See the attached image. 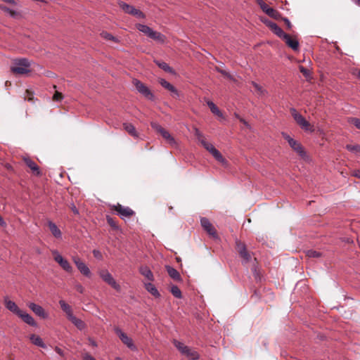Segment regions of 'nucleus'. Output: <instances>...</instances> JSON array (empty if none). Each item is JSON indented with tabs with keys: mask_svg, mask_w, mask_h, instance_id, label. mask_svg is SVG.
<instances>
[{
	"mask_svg": "<svg viewBox=\"0 0 360 360\" xmlns=\"http://www.w3.org/2000/svg\"><path fill=\"white\" fill-rule=\"evenodd\" d=\"M200 143L207 150H208L213 155V157L217 161L222 163L226 162V160L223 158L221 153L217 149H216L212 143L207 142L205 139L202 140Z\"/></svg>",
	"mask_w": 360,
	"mask_h": 360,
	"instance_id": "20e7f679",
	"label": "nucleus"
},
{
	"mask_svg": "<svg viewBox=\"0 0 360 360\" xmlns=\"http://www.w3.org/2000/svg\"><path fill=\"white\" fill-rule=\"evenodd\" d=\"M290 146L301 157H304L306 155V153L302 146V145L298 143L297 141L292 139L289 140Z\"/></svg>",
	"mask_w": 360,
	"mask_h": 360,
	"instance_id": "f3484780",
	"label": "nucleus"
},
{
	"mask_svg": "<svg viewBox=\"0 0 360 360\" xmlns=\"http://www.w3.org/2000/svg\"><path fill=\"white\" fill-rule=\"evenodd\" d=\"M30 61L27 58L16 60L15 66L11 68V71L19 75H24L30 72Z\"/></svg>",
	"mask_w": 360,
	"mask_h": 360,
	"instance_id": "f257e3e1",
	"label": "nucleus"
},
{
	"mask_svg": "<svg viewBox=\"0 0 360 360\" xmlns=\"http://www.w3.org/2000/svg\"><path fill=\"white\" fill-rule=\"evenodd\" d=\"M174 345L178 349V350L188 358L192 360H196L199 358L198 354L193 350H191L188 347L184 345L182 342L174 340Z\"/></svg>",
	"mask_w": 360,
	"mask_h": 360,
	"instance_id": "f03ea898",
	"label": "nucleus"
},
{
	"mask_svg": "<svg viewBox=\"0 0 360 360\" xmlns=\"http://www.w3.org/2000/svg\"><path fill=\"white\" fill-rule=\"evenodd\" d=\"M52 254L54 257V260L61 266V268L68 273L72 271V267L67 259L63 258L62 255L57 251H52Z\"/></svg>",
	"mask_w": 360,
	"mask_h": 360,
	"instance_id": "39448f33",
	"label": "nucleus"
},
{
	"mask_svg": "<svg viewBox=\"0 0 360 360\" xmlns=\"http://www.w3.org/2000/svg\"><path fill=\"white\" fill-rule=\"evenodd\" d=\"M94 253V255L96 257H101V255L100 253V252L98 250H94L93 252Z\"/></svg>",
	"mask_w": 360,
	"mask_h": 360,
	"instance_id": "bf43d9fd",
	"label": "nucleus"
},
{
	"mask_svg": "<svg viewBox=\"0 0 360 360\" xmlns=\"http://www.w3.org/2000/svg\"><path fill=\"white\" fill-rule=\"evenodd\" d=\"M107 221L108 223L110 225V226H112V228L117 229L118 227L116 225V223L115 221H114V219L110 217V216H107Z\"/></svg>",
	"mask_w": 360,
	"mask_h": 360,
	"instance_id": "de8ad7c7",
	"label": "nucleus"
},
{
	"mask_svg": "<svg viewBox=\"0 0 360 360\" xmlns=\"http://www.w3.org/2000/svg\"><path fill=\"white\" fill-rule=\"evenodd\" d=\"M89 342H90V343H91V345L92 346H94V347H96L97 346L96 342L94 340L89 339Z\"/></svg>",
	"mask_w": 360,
	"mask_h": 360,
	"instance_id": "680f3d73",
	"label": "nucleus"
},
{
	"mask_svg": "<svg viewBox=\"0 0 360 360\" xmlns=\"http://www.w3.org/2000/svg\"><path fill=\"white\" fill-rule=\"evenodd\" d=\"M24 161L26 165L32 171V172L37 175L39 176L41 174V172L38 165L30 158H25Z\"/></svg>",
	"mask_w": 360,
	"mask_h": 360,
	"instance_id": "aec40b11",
	"label": "nucleus"
},
{
	"mask_svg": "<svg viewBox=\"0 0 360 360\" xmlns=\"http://www.w3.org/2000/svg\"><path fill=\"white\" fill-rule=\"evenodd\" d=\"M207 104L208 107L210 108L211 112L213 114H214L219 117H222L221 112L219 110L218 107L212 101H208L207 102Z\"/></svg>",
	"mask_w": 360,
	"mask_h": 360,
	"instance_id": "2f4dec72",
	"label": "nucleus"
},
{
	"mask_svg": "<svg viewBox=\"0 0 360 360\" xmlns=\"http://www.w3.org/2000/svg\"><path fill=\"white\" fill-rule=\"evenodd\" d=\"M155 63L162 70H163L166 72H169L171 74H174V70L165 62L161 60H155Z\"/></svg>",
	"mask_w": 360,
	"mask_h": 360,
	"instance_id": "bb28decb",
	"label": "nucleus"
},
{
	"mask_svg": "<svg viewBox=\"0 0 360 360\" xmlns=\"http://www.w3.org/2000/svg\"><path fill=\"white\" fill-rule=\"evenodd\" d=\"M100 276L108 285H111L116 290H120V286L117 283L112 275L108 271H102L100 272Z\"/></svg>",
	"mask_w": 360,
	"mask_h": 360,
	"instance_id": "9d476101",
	"label": "nucleus"
},
{
	"mask_svg": "<svg viewBox=\"0 0 360 360\" xmlns=\"http://www.w3.org/2000/svg\"><path fill=\"white\" fill-rule=\"evenodd\" d=\"M283 21H284V22L285 23V25H286L287 27H288V29H291V27H292V24H291L290 21L289 20V19H288V18H283Z\"/></svg>",
	"mask_w": 360,
	"mask_h": 360,
	"instance_id": "864d4df0",
	"label": "nucleus"
},
{
	"mask_svg": "<svg viewBox=\"0 0 360 360\" xmlns=\"http://www.w3.org/2000/svg\"><path fill=\"white\" fill-rule=\"evenodd\" d=\"M136 28L140 32H141L143 34H145L146 35H147L148 37H150V33L153 31V29H151L150 27H148V25H143V24L136 25Z\"/></svg>",
	"mask_w": 360,
	"mask_h": 360,
	"instance_id": "473e14b6",
	"label": "nucleus"
},
{
	"mask_svg": "<svg viewBox=\"0 0 360 360\" xmlns=\"http://www.w3.org/2000/svg\"><path fill=\"white\" fill-rule=\"evenodd\" d=\"M195 136L200 143L205 139L204 135L197 128L195 129Z\"/></svg>",
	"mask_w": 360,
	"mask_h": 360,
	"instance_id": "37998d69",
	"label": "nucleus"
},
{
	"mask_svg": "<svg viewBox=\"0 0 360 360\" xmlns=\"http://www.w3.org/2000/svg\"><path fill=\"white\" fill-rule=\"evenodd\" d=\"M0 225L1 226H6V222L4 221V220L3 219V218L1 217V215H0Z\"/></svg>",
	"mask_w": 360,
	"mask_h": 360,
	"instance_id": "052dcab7",
	"label": "nucleus"
},
{
	"mask_svg": "<svg viewBox=\"0 0 360 360\" xmlns=\"http://www.w3.org/2000/svg\"><path fill=\"white\" fill-rule=\"evenodd\" d=\"M72 260L75 264L78 270L84 276L89 278L91 276V271L89 268L86 265L84 262H83L81 259L78 257H73Z\"/></svg>",
	"mask_w": 360,
	"mask_h": 360,
	"instance_id": "6e6552de",
	"label": "nucleus"
},
{
	"mask_svg": "<svg viewBox=\"0 0 360 360\" xmlns=\"http://www.w3.org/2000/svg\"><path fill=\"white\" fill-rule=\"evenodd\" d=\"M133 15L136 16L138 18H145L146 17L145 14L139 9L135 10V12Z\"/></svg>",
	"mask_w": 360,
	"mask_h": 360,
	"instance_id": "09e8293b",
	"label": "nucleus"
},
{
	"mask_svg": "<svg viewBox=\"0 0 360 360\" xmlns=\"http://www.w3.org/2000/svg\"><path fill=\"white\" fill-rule=\"evenodd\" d=\"M159 83L160 84V85L164 87L165 89H169L171 86H172V84H170L169 82H168L166 79H160L159 80Z\"/></svg>",
	"mask_w": 360,
	"mask_h": 360,
	"instance_id": "a19ab883",
	"label": "nucleus"
},
{
	"mask_svg": "<svg viewBox=\"0 0 360 360\" xmlns=\"http://www.w3.org/2000/svg\"><path fill=\"white\" fill-rule=\"evenodd\" d=\"M30 339L34 345L42 348L46 347V345L44 344L43 340L39 335H36L34 334L31 335Z\"/></svg>",
	"mask_w": 360,
	"mask_h": 360,
	"instance_id": "c756f323",
	"label": "nucleus"
},
{
	"mask_svg": "<svg viewBox=\"0 0 360 360\" xmlns=\"http://www.w3.org/2000/svg\"><path fill=\"white\" fill-rule=\"evenodd\" d=\"M112 209L122 219H124L126 217H129L135 214L130 207L122 206L119 203L113 205Z\"/></svg>",
	"mask_w": 360,
	"mask_h": 360,
	"instance_id": "423d86ee",
	"label": "nucleus"
},
{
	"mask_svg": "<svg viewBox=\"0 0 360 360\" xmlns=\"http://www.w3.org/2000/svg\"><path fill=\"white\" fill-rule=\"evenodd\" d=\"M258 4L259 5L262 10L266 13V9H269L270 7L263 1V0H257Z\"/></svg>",
	"mask_w": 360,
	"mask_h": 360,
	"instance_id": "a18cd8bd",
	"label": "nucleus"
},
{
	"mask_svg": "<svg viewBox=\"0 0 360 360\" xmlns=\"http://www.w3.org/2000/svg\"><path fill=\"white\" fill-rule=\"evenodd\" d=\"M29 308L38 316L46 319L49 314L44 311L42 307L35 303L31 302L28 304Z\"/></svg>",
	"mask_w": 360,
	"mask_h": 360,
	"instance_id": "ddd939ff",
	"label": "nucleus"
},
{
	"mask_svg": "<svg viewBox=\"0 0 360 360\" xmlns=\"http://www.w3.org/2000/svg\"><path fill=\"white\" fill-rule=\"evenodd\" d=\"M236 244L240 256L243 259V262L247 263L251 259V256L248 252L245 245L239 240L236 241Z\"/></svg>",
	"mask_w": 360,
	"mask_h": 360,
	"instance_id": "f8f14e48",
	"label": "nucleus"
},
{
	"mask_svg": "<svg viewBox=\"0 0 360 360\" xmlns=\"http://www.w3.org/2000/svg\"><path fill=\"white\" fill-rule=\"evenodd\" d=\"M119 6L125 13L131 15H134L135 10L136 9L133 6H131L124 1H120Z\"/></svg>",
	"mask_w": 360,
	"mask_h": 360,
	"instance_id": "cd10ccee",
	"label": "nucleus"
},
{
	"mask_svg": "<svg viewBox=\"0 0 360 360\" xmlns=\"http://www.w3.org/2000/svg\"><path fill=\"white\" fill-rule=\"evenodd\" d=\"M356 3L359 6H360V0H356Z\"/></svg>",
	"mask_w": 360,
	"mask_h": 360,
	"instance_id": "338daca9",
	"label": "nucleus"
},
{
	"mask_svg": "<svg viewBox=\"0 0 360 360\" xmlns=\"http://www.w3.org/2000/svg\"><path fill=\"white\" fill-rule=\"evenodd\" d=\"M241 122H243L244 124H245L246 126H248V123L243 120V119H240V120Z\"/></svg>",
	"mask_w": 360,
	"mask_h": 360,
	"instance_id": "0e129e2a",
	"label": "nucleus"
},
{
	"mask_svg": "<svg viewBox=\"0 0 360 360\" xmlns=\"http://www.w3.org/2000/svg\"><path fill=\"white\" fill-rule=\"evenodd\" d=\"M59 304L63 311L66 314L67 318L70 317V315H72L73 314L71 307L68 304H67L64 300H60Z\"/></svg>",
	"mask_w": 360,
	"mask_h": 360,
	"instance_id": "7c9ffc66",
	"label": "nucleus"
},
{
	"mask_svg": "<svg viewBox=\"0 0 360 360\" xmlns=\"http://www.w3.org/2000/svg\"><path fill=\"white\" fill-rule=\"evenodd\" d=\"M346 149L352 153L360 152V146L359 145H347Z\"/></svg>",
	"mask_w": 360,
	"mask_h": 360,
	"instance_id": "58836bf2",
	"label": "nucleus"
},
{
	"mask_svg": "<svg viewBox=\"0 0 360 360\" xmlns=\"http://www.w3.org/2000/svg\"><path fill=\"white\" fill-rule=\"evenodd\" d=\"M152 127L155 129L162 136L166 139L171 145H174L176 141L171 136L169 131L165 130L162 127L157 123H152Z\"/></svg>",
	"mask_w": 360,
	"mask_h": 360,
	"instance_id": "1a4fd4ad",
	"label": "nucleus"
},
{
	"mask_svg": "<svg viewBox=\"0 0 360 360\" xmlns=\"http://www.w3.org/2000/svg\"><path fill=\"white\" fill-rule=\"evenodd\" d=\"M349 122L354 124L358 129L360 130V119L357 117H351Z\"/></svg>",
	"mask_w": 360,
	"mask_h": 360,
	"instance_id": "79ce46f5",
	"label": "nucleus"
},
{
	"mask_svg": "<svg viewBox=\"0 0 360 360\" xmlns=\"http://www.w3.org/2000/svg\"><path fill=\"white\" fill-rule=\"evenodd\" d=\"M290 112L292 114V117L296 121L297 124H299L301 128L307 131L309 129L310 124L308 121L305 120V118L299 113L295 108H291Z\"/></svg>",
	"mask_w": 360,
	"mask_h": 360,
	"instance_id": "0eeeda50",
	"label": "nucleus"
},
{
	"mask_svg": "<svg viewBox=\"0 0 360 360\" xmlns=\"http://www.w3.org/2000/svg\"><path fill=\"white\" fill-rule=\"evenodd\" d=\"M307 255L311 258H316L321 257V253L316 250H309L307 252Z\"/></svg>",
	"mask_w": 360,
	"mask_h": 360,
	"instance_id": "ea45409f",
	"label": "nucleus"
},
{
	"mask_svg": "<svg viewBox=\"0 0 360 360\" xmlns=\"http://www.w3.org/2000/svg\"><path fill=\"white\" fill-rule=\"evenodd\" d=\"M201 226L203 229L212 236H216V231L212 224L210 223L208 219L205 217H202L200 219Z\"/></svg>",
	"mask_w": 360,
	"mask_h": 360,
	"instance_id": "4468645a",
	"label": "nucleus"
},
{
	"mask_svg": "<svg viewBox=\"0 0 360 360\" xmlns=\"http://www.w3.org/2000/svg\"><path fill=\"white\" fill-rule=\"evenodd\" d=\"M356 76L360 79V70L357 72Z\"/></svg>",
	"mask_w": 360,
	"mask_h": 360,
	"instance_id": "69168bd1",
	"label": "nucleus"
},
{
	"mask_svg": "<svg viewBox=\"0 0 360 360\" xmlns=\"http://www.w3.org/2000/svg\"><path fill=\"white\" fill-rule=\"evenodd\" d=\"M165 269L167 270V274L172 279L177 281H181V277L179 273L174 267L167 265V266H165Z\"/></svg>",
	"mask_w": 360,
	"mask_h": 360,
	"instance_id": "4be33fe9",
	"label": "nucleus"
},
{
	"mask_svg": "<svg viewBox=\"0 0 360 360\" xmlns=\"http://www.w3.org/2000/svg\"><path fill=\"white\" fill-rule=\"evenodd\" d=\"M146 290L155 297H160V294L156 287L151 283H145Z\"/></svg>",
	"mask_w": 360,
	"mask_h": 360,
	"instance_id": "c85d7f7f",
	"label": "nucleus"
},
{
	"mask_svg": "<svg viewBox=\"0 0 360 360\" xmlns=\"http://www.w3.org/2000/svg\"><path fill=\"white\" fill-rule=\"evenodd\" d=\"M83 360H96V359L95 358H94L92 356H91L90 354H86L83 357Z\"/></svg>",
	"mask_w": 360,
	"mask_h": 360,
	"instance_id": "6e6d98bb",
	"label": "nucleus"
},
{
	"mask_svg": "<svg viewBox=\"0 0 360 360\" xmlns=\"http://www.w3.org/2000/svg\"><path fill=\"white\" fill-rule=\"evenodd\" d=\"M116 360H122V359L121 358H120V357H117V358L116 359Z\"/></svg>",
	"mask_w": 360,
	"mask_h": 360,
	"instance_id": "774afa93",
	"label": "nucleus"
},
{
	"mask_svg": "<svg viewBox=\"0 0 360 360\" xmlns=\"http://www.w3.org/2000/svg\"><path fill=\"white\" fill-rule=\"evenodd\" d=\"M48 226L51 233L54 237H56L58 239H60L62 238V233L55 223H53L51 221H49Z\"/></svg>",
	"mask_w": 360,
	"mask_h": 360,
	"instance_id": "412c9836",
	"label": "nucleus"
},
{
	"mask_svg": "<svg viewBox=\"0 0 360 360\" xmlns=\"http://www.w3.org/2000/svg\"><path fill=\"white\" fill-rule=\"evenodd\" d=\"M140 274L148 280L153 281L154 280L153 274L151 270L146 266H141L139 269Z\"/></svg>",
	"mask_w": 360,
	"mask_h": 360,
	"instance_id": "b1692460",
	"label": "nucleus"
},
{
	"mask_svg": "<svg viewBox=\"0 0 360 360\" xmlns=\"http://www.w3.org/2000/svg\"><path fill=\"white\" fill-rule=\"evenodd\" d=\"M171 293L176 298H181V291L177 285H172L170 290Z\"/></svg>",
	"mask_w": 360,
	"mask_h": 360,
	"instance_id": "72a5a7b5",
	"label": "nucleus"
},
{
	"mask_svg": "<svg viewBox=\"0 0 360 360\" xmlns=\"http://www.w3.org/2000/svg\"><path fill=\"white\" fill-rule=\"evenodd\" d=\"M300 70L305 77L308 78L310 77V72L307 68H304L303 66H300Z\"/></svg>",
	"mask_w": 360,
	"mask_h": 360,
	"instance_id": "49530a36",
	"label": "nucleus"
},
{
	"mask_svg": "<svg viewBox=\"0 0 360 360\" xmlns=\"http://www.w3.org/2000/svg\"><path fill=\"white\" fill-rule=\"evenodd\" d=\"M115 331L124 344H125L129 348L131 349H136V347L134 346L132 340L129 338L124 332H122L121 329L115 328Z\"/></svg>",
	"mask_w": 360,
	"mask_h": 360,
	"instance_id": "9b49d317",
	"label": "nucleus"
},
{
	"mask_svg": "<svg viewBox=\"0 0 360 360\" xmlns=\"http://www.w3.org/2000/svg\"><path fill=\"white\" fill-rule=\"evenodd\" d=\"M4 300L5 307H6V309H8L11 312L15 314L16 315H18V314H20L21 309L18 308V307L14 302L10 300L8 297H5Z\"/></svg>",
	"mask_w": 360,
	"mask_h": 360,
	"instance_id": "dca6fc26",
	"label": "nucleus"
},
{
	"mask_svg": "<svg viewBox=\"0 0 360 360\" xmlns=\"http://www.w3.org/2000/svg\"><path fill=\"white\" fill-rule=\"evenodd\" d=\"M0 9L7 13H8L11 16L14 17L16 15L17 13L16 11L5 6L3 5H0Z\"/></svg>",
	"mask_w": 360,
	"mask_h": 360,
	"instance_id": "4c0bfd02",
	"label": "nucleus"
},
{
	"mask_svg": "<svg viewBox=\"0 0 360 360\" xmlns=\"http://www.w3.org/2000/svg\"><path fill=\"white\" fill-rule=\"evenodd\" d=\"M123 127L131 136L138 138L139 134L135 129V127L131 123H124Z\"/></svg>",
	"mask_w": 360,
	"mask_h": 360,
	"instance_id": "a878e982",
	"label": "nucleus"
},
{
	"mask_svg": "<svg viewBox=\"0 0 360 360\" xmlns=\"http://www.w3.org/2000/svg\"><path fill=\"white\" fill-rule=\"evenodd\" d=\"M72 324H74L79 330H82L85 328V323L80 319L76 317L73 314L68 318Z\"/></svg>",
	"mask_w": 360,
	"mask_h": 360,
	"instance_id": "5701e85b",
	"label": "nucleus"
},
{
	"mask_svg": "<svg viewBox=\"0 0 360 360\" xmlns=\"http://www.w3.org/2000/svg\"><path fill=\"white\" fill-rule=\"evenodd\" d=\"M133 84L135 86L138 92L143 95L144 97L150 101H153L154 99L153 94L148 89V87L146 86L143 83H142L141 81L134 79L133 80Z\"/></svg>",
	"mask_w": 360,
	"mask_h": 360,
	"instance_id": "7ed1b4c3",
	"label": "nucleus"
},
{
	"mask_svg": "<svg viewBox=\"0 0 360 360\" xmlns=\"http://www.w3.org/2000/svg\"><path fill=\"white\" fill-rule=\"evenodd\" d=\"M353 175L360 179V169H356L353 172Z\"/></svg>",
	"mask_w": 360,
	"mask_h": 360,
	"instance_id": "13d9d810",
	"label": "nucleus"
},
{
	"mask_svg": "<svg viewBox=\"0 0 360 360\" xmlns=\"http://www.w3.org/2000/svg\"><path fill=\"white\" fill-rule=\"evenodd\" d=\"M251 84L260 95H264L266 93V90H264L259 84L256 83L255 82H252Z\"/></svg>",
	"mask_w": 360,
	"mask_h": 360,
	"instance_id": "e433bc0d",
	"label": "nucleus"
},
{
	"mask_svg": "<svg viewBox=\"0 0 360 360\" xmlns=\"http://www.w3.org/2000/svg\"><path fill=\"white\" fill-rule=\"evenodd\" d=\"M266 25L276 35L282 39L284 38L285 34H287L276 23L274 22L269 21Z\"/></svg>",
	"mask_w": 360,
	"mask_h": 360,
	"instance_id": "2eb2a0df",
	"label": "nucleus"
},
{
	"mask_svg": "<svg viewBox=\"0 0 360 360\" xmlns=\"http://www.w3.org/2000/svg\"><path fill=\"white\" fill-rule=\"evenodd\" d=\"M149 38L159 42V43H164L165 41V36L162 34V33L155 31L153 30L152 32L150 33V35Z\"/></svg>",
	"mask_w": 360,
	"mask_h": 360,
	"instance_id": "393cba45",
	"label": "nucleus"
},
{
	"mask_svg": "<svg viewBox=\"0 0 360 360\" xmlns=\"http://www.w3.org/2000/svg\"><path fill=\"white\" fill-rule=\"evenodd\" d=\"M70 207L75 214L78 215L79 214L78 209L74 203H71Z\"/></svg>",
	"mask_w": 360,
	"mask_h": 360,
	"instance_id": "3c124183",
	"label": "nucleus"
},
{
	"mask_svg": "<svg viewBox=\"0 0 360 360\" xmlns=\"http://www.w3.org/2000/svg\"><path fill=\"white\" fill-rule=\"evenodd\" d=\"M75 287L76 290L77 292H79V293L84 292V288L81 284L77 283Z\"/></svg>",
	"mask_w": 360,
	"mask_h": 360,
	"instance_id": "603ef678",
	"label": "nucleus"
},
{
	"mask_svg": "<svg viewBox=\"0 0 360 360\" xmlns=\"http://www.w3.org/2000/svg\"><path fill=\"white\" fill-rule=\"evenodd\" d=\"M283 40L285 41L286 44L290 47L292 50L297 51L299 48V41L297 39H292L290 35L285 34Z\"/></svg>",
	"mask_w": 360,
	"mask_h": 360,
	"instance_id": "6ab92c4d",
	"label": "nucleus"
},
{
	"mask_svg": "<svg viewBox=\"0 0 360 360\" xmlns=\"http://www.w3.org/2000/svg\"><path fill=\"white\" fill-rule=\"evenodd\" d=\"M282 136L288 141V143H289V140L293 139L288 134H287L286 133H284V132L282 133Z\"/></svg>",
	"mask_w": 360,
	"mask_h": 360,
	"instance_id": "4d7b16f0",
	"label": "nucleus"
},
{
	"mask_svg": "<svg viewBox=\"0 0 360 360\" xmlns=\"http://www.w3.org/2000/svg\"><path fill=\"white\" fill-rule=\"evenodd\" d=\"M53 99L56 101H60L63 99V96L60 93L56 91L53 96Z\"/></svg>",
	"mask_w": 360,
	"mask_h": 360,
	"instance_id": "8fccbe9b",
	"label": "nucleus"
},
{
	"mask_svg": "<svg viewBox=\"0 0 360 360\" xmlns=\"http://www.w3.org/2000/svg\"><path fill=\"white\" fill-rule=\"evenodd\" d=\"M101 35L103 38H104L107 40H112L115 42L119 41L118 39H117L116 37H115L114 36H112L111 34H110L108 32H103L102 33H101Z\"/></svg>",
	"mask_w": 360,
	"mask_h": 360,
	"instance_id": "c9c22d12",
	"label": "nucleus"
},
{
	"mask_svg": "<svg viewBox=\"0 0 360 360\" xmlns=\"http://www.w3.org/2000/svg\"><path fill=\"white\" fill-rule=\"evenodd\" d=\"M56 351L58 354H59L60 355H62L63 354V351L61 349L58 348V347H56Z\"/></svg>",
	"mask_w": 360,
	"mask_h": 360,
	"instance_id": "e2e57ef3",
	"label": "nucleus"
},
{
	"mask_svg": "<svg viewBox=\"0 0 360 360\" xmlns=\"http://www.w3.org/2000/svg\"><path fill=\"white\" fill-rule=\"evenodd\" d=\"M168 91H169L171 92L172 96L173 97H174V98L179 97V94L178 90L173 85H172V86L168 89Z\"/></svg>",
	"mask_w": 360,
	"mask_h": 360,
	"instance_id": "c03bdc74",
	"label": "nucleus"
},
{
	"mask_svg": "<svg viewBox=\"0 0 360 360\" xmlns=\"http://www.w3.org/2000/svg\"><path fill=\"white\" fill-rule=\"evenodd\" d=\"M221 74H222L223 75H224L225 77H226L227 78L229 79H232V76L229 73L227 72L225 70H218Z\"/></svg>",
	"mask_w": 360,
	"mask_h": 360,
	"instance_id": "5fc2aeb1",
	"label": "nucleus"
},
{
	"mask_svg": "<svg viewBox=\"0 0 360 360\" xmlns=\"http://www.w3.org/2000/svg\"><path fill=\"white\" fill-rule=\"evenodd\" d=\"M20 317L24 322L32 326H37V323L33 317L27 314L26 311L21 310L20 314L18 315Z\"/></svg>",
	"mask_w": 360,
	"mask_h": 360,
	"instance_id": "a211bd4d",
	"label": "nucleus"
},
{
	"mask_svg": "<svg viewBox=\"0 0 360 360\" xmlns=\"http://www.w3.org/2000/svg\"><path fill=\"white\" fill-rule=\"evenodd\" d=\"M266 13L270 17L274 18L275 19H277L280 16L279 13L274 10L273 8H269V9H266Z\"/></svg>",
	"mask_w": 360,
	"mask_h": 360,
	"instance_id": "f704fd0d",
	"label": "nucleus"
}]
</instances>
